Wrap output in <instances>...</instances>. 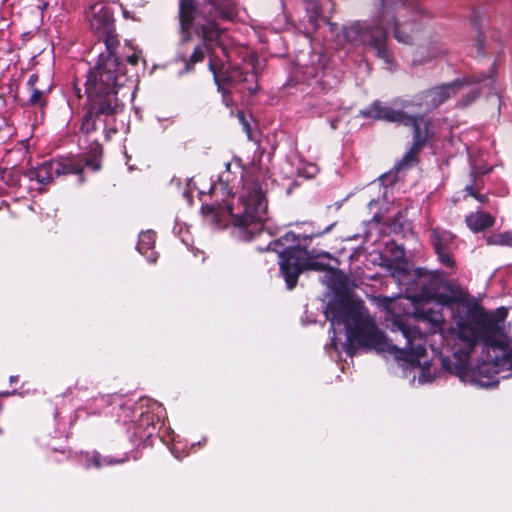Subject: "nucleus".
I'll return each mask as SVG.
<instances>
[{
	"label": "nucleus",
	"instance_id": "1",
	"mask_svg": "<svg viewBox=\"0 0 512 512\" xmlns=\"http://www.w3.org/2000/svg\"><path fill=\"white\" fill-rule=\"evenodd\" d=\"M376 302L386 311V320L392 322L391 329L401 332L406 339L405 347L399 349L387 341L362 303L335 302L328 305L326 317L332 326L344 324L350 345L348 353L351 354L352 347H363L366 350L393 354L396 359L405 363L404 373L407 376L412 375V380L417 379L419 383L433 382L442 375L451 373L444 359L441 370L429 362L420 363L419 358L426 353L423 333L400 317L402 309L398 298L378 297Z\"/></svg>",
	"mask_w": 512,
	"mask_h": 512
},
{
	"label": "nucleus",
	"instance_id": "2",
	"mask_svg": "<svg viewBox=\"0 0 512 512\" xmlns=\"http://www.w3.org/2000/svg\"><path fill=\"white\" fill-rule=\"evenodd\" d=\"M201 210L214 223H220L224 214L228 213L237 230V237L248 241L262 230V223L267 214V203L261 185L252 178H246L235 207L207 204L203 205Z\"/></svg>",
	"mask_w": 512,
	"mask_h": 512
},
{
	"label": "nucleus",
	"instance_id": "3",
	"mask_svg": "<svg viewBox=\"0 0 512 512\" xmlns=\"http://www.w3.org/2000/svg\"><path fill=\"white\" fill-rule=\"evenodd\" d=\"M124 80L125 75L116 56L109 54L101 58L88 73L85 84L88 99L93 101V109L107 115L117 114L122 109L117 97L118 89Z\"/></svg>",
	"mask_w": 512,
	"mask_h": 512
},
{
	"label": "nucleus",
	"instance_id": "4",
	"mask_svg": "<svg viewBox=\"0 0 512 512\" xmlns=\"http://www.w3.org/2000/svg\"><path fill=\"white\" fill-rule=\"evenodd\" d=\"M454 320L458 338L469 345L481 341L487 347L504 348L498 323L482 308H468L464 315L457 313Z\"/></svg>",
	"mask_w": 512,
	"mask_h": 512
},
{
	"label": "nucleus",
	"instance_id": "5",
	"mask_svg": "<svg viewBox=\"0 0 512 512\" xmlns=\"http://www.w3.org/2000/svg\"><path fill=\"white\" fill-rule=\"evenodd\" d=\"M383 8L382 16L376 24L355 22L343 29L345 39L353 45L370 47L375 50L376 55L383 59L387 64L392 63V55L387 49V33L384 23L390 18L391 3L381 0Z\"/></svg>",
	"mask_w": 512,
	"mask_h": 512
},
{
	"label": "nucleus",
	"instance_id": "6",
	"mask_svg": "<svg viewBox=\"0 0 512 512\" xmlns=\"http://www.w3.org/2000/svg\"><path fill=\"white\" fill-rule=\"evenodd\" d=\"M89 164L88 160L83 162L79 158H59L46 161L38 167L31 168L25 172L29 180H36L39 184L46 185L51 183L55 177L69 174H79L84 167Z\"/></svg>",
	"mask_w": 512,
	"mask_h": 512
},
{
	"label": "nucleus",
	"instance_id": "7",
	"mask_svg": "<svg viewBox=\"0 0 512 512\" xmlns=\"http://www.w3.org/2000/svg\"><path fill=\"white\" fill-rule=\"evenodd\" d=\"M291 248L287 251L286 259L279 262L281 273L289 290L296 286L298 277L304 270L323 271L327 268L326 265L310 257L306 250Z\"/></svg>",
	"mask_w": 512,
	"mask_h": 512
},
{
	"label": "nucleus",
	"instance_id": "8",
	"mask_svg": "<svg viewBox=\"0 0 512 512\" xmlns=\"http://www.w3.org/2000/svg\"><path fill=\"white\" fill-rule=\"evenodd\" d=\"M462 86L463 83L461 81L436 86L415 95L410 100L397 98L394 104L401 107H419L425 111H430L455 95Z\"/></svg>",
	"mask_w": 512,
	"mask_h": 512
},
{
	"label": "nucleus",
	"instance_id": "9",
	"mask_svg": "<svg viewBox=\"0 0 512 512\" xmlns=\"http://www.w3.org/2000/svg\"><path fill=\"white\" fill-rule=\"evenodd\" d=\"M199 11L196 0H179V20L183 31H188L195 25L196 31L206 40H213L219 36V29L215 22L206 20L204 24H195Z\"/></svg>",
	"mask_w": 512,
	"mask_h": 512
},
{
	"label": "nucleus",
	"instance_id": "10",
	"mask_svg": "<svg viewBox=\"0 0 512 512\" xmlns=\"http://www.w3.org/2000/svg\"><path fill=\"white\" fill-rule=\"evenodd\" d=\"M430 238L434 252L440 264L447 268L455 269L456 260L452 253L455 235L450 231L435 228L432 229Z\"/></svg>",
	"mask_w": 512,
	"mask_h": 512
},
{
	"label": "nucleus",
	"instance_id": "11",
	"mask_svg": "<svg viewBox=\"0 0 512 512\" xmlns=\"http://www.w3.org/2000/svg\"><path fill=\"white\" fill-rule=\"evenodd\" d=\"M396 99L397 98L392 101V106L384 105L381 101L376 100L368 108L360 111V114L374 120H383L400 124H403L404 120L411 121L407 118L408 113L403 110L406 107L396 106L394 104Z\"/></svg>",
	"mask_w": 512,
	"mask_h": 512
},
{
	"label": "nucleus",
	"instance_id": "12",
	"mask_svg": "<svg viewBox=\"0 0 512 512\" xmlns=\"http://www.w3.org/2000/svg\"><path fill=\"white\" fill-rule=\"evenodd\" d=\"M87 19L91 29L97 34L104 36L113 32V12L107 4L102 2L93 4L87 12Z\"/></svg>",
	"mask_w": 512,
	"mask_h": 512
},
{
	"label": "nucleus",
	"instance_id": "13",
	"mask_svg": "<svg viewBox=\"0 0 512 512\" xmlns=\"http://www.w3.org/2000/svg\"><path fill=\"white\" fill-rule=\"evenodd\" d=\"M407 118L411 121L404 120L402 125L413 127V144L423 147L431 137L428 121L421 115L407 114Z\"/></svg>",
	"mask_w": 512,
	"mask_h": 512
},
{
	"label": "nucleus",
	"instance_id": "14",
	"mask_svg": "<svg viewBox=\"0 0 512 512\" xmlns=\"http://www.w3.org/2000/svg\"><path fill=\"white\" fill-rule=\"evenodd\" d=\"M448 293H437L436 300L442 305H450L455 302H463L467 300L468 293L459 284L447 283Z\"/></svg>",
	"mask_w": 512,
	"mask_h": 512
},
{
	"label": "nucleus",
	"instance_id": "15",
	"mask_svg": "<svg viewBox=\"0 0 512 512\" xmlns=\"http://www.w3.org/2000/svg\"><path fill=\"white\" fill-rule=\"evenodd\" d=\"M467 226L473 232H479L484 229L490 228L495 223V218L484 211H476L469 214L465 220Z\"/></svg>",
	"mask_w": 512,
	"mask_h": 512
},
{
	"label": "nucleus",
	"instance_id": "16",
	"mask_svg": "<svg viewBox=\"0 0 512 512\" xmlns=\"http://www.w3.org/2000/svg\"><path fill=\"white\" fill-rule=\"evenodd\" d=\"M208 66L209 70L213 73L215 84L233 85L234 79L230 74L229 68L222 61L211 57Z\"/></svg>",
	"mask_w": 512,
	"mask_h": 512
},
{
	"label": "nucleus",
	"instance_id": "17",
	"mask_svg": "<svg viewBox=\"0 0 512 512\" xmlns=\"http://www.w3.org/2000/svg\"><path fill=\"white\" fill-rule=\"evenodd\" d=\"M415 318L430 324V331L432 333L440 331L444 323V317L440 310L421 309L415 313Z\"/></svg>",
	"mask_w": 512,
	"mask_h": 512
},
{
	"label": "nucleus",
	"instance_id": "18",
	"mask_svg": "<svg viewBox=\"0 0 512 512\" xmlns=\"http://www.w3.org/2000/svg\"><path fill=\"white\" fill-rule=\"evenodd\" d=\"M273 245L283 246V251L279 252L280 261L286 259V254L290 247H292L291 249H300L298 236L292 231L287 232L284 236L275 241ZM273 249L276 250V247H274Z\"/></svg>",
	"mask_w": 512,
	"mask_h": 512
},
{
	"label": "nucleus",
	"instance_id": "19",
	"mask_svg": "<svg viewBox=\"0 0 512 512\" xmlns=\"http://www.w3.org/2000/svg\"><path fill=\"white\" fill-rule=\"evenodd\" d=\"M90 102V108L86 116L84 117V120L82 122L81 129L85 133H90L92 131L96 130V120L95 118L100 115L108 116L106 113H101L93 109V101Z\"/></svg>",
	"mask_w": 512,
	"mask_h": 512
},
{
	"label": "nucleus",
	"instance_id": "20",
	"mask_svg": "<svg viewBox=\"0 0 512 512\" xmlns=\"http://www.w3.org/2000/svg\"><path fill=\"white\" fill-rule=\"evenodd\" d=\"M154 244L155 234L151 231L142 232L139 235L137 249L141 254L146 255L149 250L153 249Z\"/></svg>",
	"mask_w": 512,
	"mask_h": 512
},
{
	"label": "nucleus",
	"instance_id": "21",
	"mask_svg": "<svg viewBox=\"0 0 512 512\" xmlns=\"http://www.w3.org/2000/svg\"><path fill=\"white\" fill-rule=\"evenodd\" d=\"M421 148L422 147L413 144L409 151L403 156L402 160L398 163V169H404L410 166L411 163L415 162Z\"/></svg>",
	"mask_w": 512,
	"mask_h": 512
},
{
	"label": "nucleus",
	"instance_id": "22",
	"mask_svg": "<svg viewBox=\"0 0 512 512\" xmlns=\"http://www.w3.org/2000/svg\"><path fill=\"white\" fill-rule=\"evenodd\" d=\"M205 57L204 45H198L194 48L192 55L186 63L187 70H190L196 63L202 62Z\"/></svg>",
	"mask_w": 512,
	"mask_h": 512
},
{
	"label": "nucleus",
	"instance_id": "23",
	"mask_svg": "<svg viewBox=\"0 0 512 512\" xmlns=\"http://www.w3.org/2000/svg\"><path fill=\"white\" fill-rule=\"evenodd\" d=\"M32 93L29 98V103L31 105H41L43 106L45 104L44 95L45 90L41 88H32Z\"/></svg>",
	"mask_w": 512,
	"mask_h": 512
},
{
	"label": "nucleus",
	"instance_id": "24",
	"mask_svg": "<svg viewBox=\"0 0 512 512\" xmlns=\"http://www.w3.org/2000/svg\"><path fill=\"white\" fill-rule=\"evenodd\" d=\"M92 461H93V465L96 467V468H100L104 465H111V464H115V463H120V462H123V460H117V461H114L108 457H105V458H100V455L98 453H93L92 455Z\"/></svg>",
	"mask_w": 512,
	"mask_h": 512
},
{
	"label": "nucleus",
	"instance_id": "25",
	"mask_svg": "<svg viewBox=\"0 0 512 512\" xmlns=\"http://www.w3.org/2000/svg\"><path fill=\"white\" fill-rule=\"evenodd\" d=\"M394 37L400 43L409 44L412 37L406 32L402 31L397 23H394Z\"/></svg>",
	"mask_w": 512,
	"mask_h": 512
},
{
	"label": "nucleus",
	"instance_id": "26",
	"mask_svg": "<svg viewBox=\"0 0 512 512\" xmlns=\"http://www.w3.org/2000/svg\"><path fill=\"white\" fill-rule=\"evenodd\" d=\"M487 243L489 245L506 246L505 234L501 233V234L490 236V237L487 238Z\"/></svg>",
	"mask_w": 512,
	"mask_h": 512
},
{
	"label": "nucleus",
	"instance_id": "27",
	"mask_svg": "<svg viewBox=\"0 0 512 512\" xmlns=\"http://www.w3.org/2000/svg\"><path fill=\"white\" fill-rule=\"evenodd\" d=\"M151 410L157 414L158 420L165 414L164 408L157 402L151 403Z\"/></svg>",
	"mask_w": 512,
	"mask_h": 512
},
{
	"label": "nucleus",
	"instance_id": "28",
	"mask_svg": "<svg viewBox=\"0 0 512 512\" xmlns=\"http://www.w3.org/2000/svg\"><path fill=\"white\" fill-rule=\"evenodd\" d=\"M216 86H217V91L219 93H221L222 98L225 96L227 97V96L231 95V90H230L231 86L221 85V84H216Z\"/></svg>",
	"mask_w": 512,
	"mask_h": 512
},
{
	"label": "nucleus",
	"instance_id": "29",
	"mask_svg": "<svg viewBox=\"0 0 512 512\" xmlns=\"http://www.w3.org/2000/svg\"><path fill=\"white\" fill-rule=\"evenodd\" d=\"M237 117H238L239 121L241 122V124L243 125L244 130H245L247 133H249V132H250V126H249L248 121H247V120H246V118H245L244 113H243L242 111H239V112L237 113Z\"/></svg>",
	"mask_w": 512,
	"mask_h": 512
},
{
	"label": "nucleus",
	"instance_id": "30",
	"mask_svg": "<svg viewBox=\"0 0 512 512\" xmlns=\"http://www.w3.org/2000/svg\"><path fill=\"white\" fill-rule=\"evenodd\" d=\"M430 278L433 281L442 282V281H444L445 275L443 272H441L439 270H435V271L430 272Z\"/></svg>",
	"mask_w": 512,
	"mask_h": 512
},
{
	"label": "nucleus",
	"instance_id": "31",
	"mask_svg": "<svg viewBox=\"0 0 512 512\" xmlns=\"http://www.w3.org/2000/svg\"><path fill=\"white\" fill-rule=\"evenodd\" d=\"M39 80V76L37 74H32L30 75L29 79H28V85L29 87L32 89V88H37L36 84Z\"/></svg>",
	"mask_w": 512,
	"mask_h": 512
},
{
	"label": "nucleus",
	"instance_id": "32",
	"mask_svg": "<svg viewBox=\"0 0 512 512\" xmlns=\"http://www.w3.org/2000/svg\"><path fill=\"white\" fill-rule=\"evenodd\" d=\"M222 102L224 103V105H225L226 107H229V108H231V107L234 105V101H233V99L231 98V95H229V96H227V97H226V96H225V97H223V98H222Z\"/></svg>",
	"mask_w": 512,
	"mask_h": 512
},
{
	"label": "nucleus",
	"instance_id": "33",
	"mask_svg": "<svg viewBox=\"0 0 512 512\" xmlns=\"http://www.w3.org/2000/svg\"><path fill=\"white\" fill-rule=\"evenodd\" d=\"M504 234H505L506 246L512 247V231L504 232Z\"/></svg>",
	"mask_w": 512,
	"mask_h": 512
},
{
	"label": "nucleus",
	"instance_id": "34",
	"mask_svg": "<svg viewBox=\"0 0 512 512\" xmlns=\"http://www.w3.org/2000/svg\"><path fill=\"white\" fill-rule=\"evenodd\" d=\"M472 197L476 198L481 203H485L487 201V196L478 194V193H472Z\"/></svg>",
	"mask_w": 512,
	"mask_h": 512
},
{
	"label": "nucleus",
	"instance_id": "35",
	"mask_svg": "<svg viewBox=\"0 0 512 512\" xmlns=\"http://www.w3.org/2000/svg\"><path fill=\"white\" fill-rule=\"evenodd\" d=\"M16 393V390H13V391H3V392H0V396H9V395H13Z\"/></svg>",
	"mask_w": 512,
	"mask_h": 512
},
{
	"label": "nucleus",
	"instance_id": "36",
	"mask_svg": "<svg viewBox=\"0 0 512 512\" xmlns=\"http://www.w3.org/2000/svg\"><path fill=\"white\" fill-rule=\"evenodd\" d=\"M465 190L469 193V195H470V196H472V193H477V192L474 190L473 186H467V187L465 188Z\"/></svg>",
	"mask_w": 512,
	"mask_h": 512
},
{
	"label": "nucleus",
	"instance_id": "37",
	"mask_svg": "<svg viewBox=\"0 0 512 512\" xmlns=\"http://www.w3.org/2000/svg\"><path fill=\"white\" fill-rule=\"evenodd\" d=\"M137 59V56H132L129 58V62L135 65L137 64Z\"/></svg>",
	"mask_w": 512,
	"mask_h": 512
},
{
	"label": "nucleus",
	"instance_id": "38",
	"mask_svg": "<svg viewBox=\"0 0 512 512\" xmlns=\"http://www.w3.org/2000/svg\"><path fill=\"white\" fill-rule=\"evenodd\" d=\"M18 381V377L17 376H11L10 377V382H16Z\"/></svg>",
	"mask_w": 512,
	"mask_h": 512
},
{
	"label": "nucleus",
	"instance_id": "39",
	"mask_svg": "<svg viewBox=\"0 0 512 512\" xmlns=\"http://www.w3.org/2000/svg\"><path fill=\"white\" fill-rule=\"evenodd\" d=\"M508 358H509L510 362L512 363V352L508 354Z\"/></svg>",
	"mask_w": 512,
	"mask_h": 512
},
{
	"label": "nucleus",
	"instance_id": "40",
	"mask_svg": "<svg viewBox=\"0 0 512 512\" xmlns=\"http://www.w3.org/2000/svg\"><path fill=\"white\" fill-rule=\"evenodd\" d=\"M505 316H506V311H505V310H503V312H502V317H505Z\"/></svg>",
	"mask_w": 512,
	"mask_h": 512
}]
</instances>
